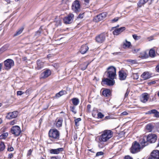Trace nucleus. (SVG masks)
<instances>
[{"instance_id": "3", "label": "nucleus", "mask_w": 159, "mask_h": 159, "mask_svg": "<svg viewBox=\"0 0 159 159\" xmlns=\"http://www.w3.org/2000/svg\"><path fill=\"white\" fill-rule=\"evenodd\" d=\"M113 132L110 130H105L102 132L99 136V140L100 142H106L113 136Z\"/></svg>"}, {"instance_id": "30", "label": "nucleus", "mask_w": 159, "mask_h": 159, "mask_svg": "<svg viewBox=\"0 0 159 159\" xmlns=\"http://www.w3.org/2000/svg\"><path fill=\"white\" fill-rule=\"evenodd\" d=\"M149 0H140L138 3V5L139 7H141Z\"/></svg>"}, {"instance_id": "22", "label": "nucleus", "mask_w": 159, "mask_h": 159, "mask_svg": "<svg viewBox=\"0 0 159 159\" xmlns=\"http://www.w3.org/2000/svg\"><path fill=\"white\" fill-rule=\"evenodd\" d=\"M151 74L148 72H145L141 75V77L143 80H146L150 78L151 77Z\"/></svg>"}, {"instance_id": "13", "label": "nucleus", "mask_w": 159, "mask_h": 159, "mask_svg": "<svg viewBox=\"0 0 159 159\" xmlns=\"http://www.w3.org/2000/svg\"><path fill=\"white\" fill-rule=\"evenodd\" d=\"M148 159H159V151L156 150L153 151Z\"/></svg>"}, {"instance_id": "35", "label": "nucleus", "mask_w": 159, "mask_h": 159, "mask_svg": "<svg viewBox=\"0 0 159 159\" xmlns=\"http://www.w3.org/2000/svg\"><path fill=\"white\" fill-rule=\"evenodd\" d=\"M140 56L141 57L146 58L148 57V54L145 52H143L140 53Z\"/></svg>"}, {"instance_id": "2", "label": "nucleus", "mask_w": 159, "mask_h": 159, "mask_svg": "<svg viewBox=\"0 0 159 159\" xmlns=\"http://www.w3.org/2000/svg\"><path fill=\"white\" fill-rule=\"evenodd\" d=\"M48 134L49 139L52 142L57 141L60 139V132L56 129H50Z\"/></svg>"}, {"instance_id": "41", "label": "nucleus", "mask_w": 159, "mask_h": 159, "mask_svg": "<svg viewBox=\"0 0 159 159\" xmlns=\"http://www.w3.org/2000/svg\"><path fill=\"white\" fill-rule=\"evenodd\" d=\"M81 120L80 118H78L75 120V124L76 125H77V123L79 122Z\"/></svg>"}, {"instance_id": "26", "label": "nucleus", "mask_w": 159, "mask_h": 159, "mask_svg": "<svg viewBox=\"0 0 159 159\" xmlns=\"http://www.w3.org/2000/svg\"><path fill=\"white\" fill-rule=\"evenodd\" d=\"M71 100L72 102L73 106H75L77 105L80 102L79 99L76 98H72L71 99Z\"/></svg>"}, {"instance_id": "37", "label": "nucleus", "mask_w": 159, "mask_h": 159, "mask_svg": "<svg viewBox=\"0 0 159 159\" xmlns=\"http://www.w3.org/2000/svg\"><path fill=\"white\" fill-rule=\"evenodd\" d=\"M8 135V133L7 132L3 133L0 136L2 137V139H5L6 138Z\"/></svg>"}, {"instance_id": "11", "label": "nucleus", "mask_w": 159, "mask_h": 159, "mask_svg": "<svg viewBox=\"0 0 159 159\" xmlns=\"http://www.w3.org/2000/svg\"><path fill=\"white\" fill-rule=\"evenodd\" d=\"M18 115V112L17 111L9 112L7 114L6 118L8 119L11 120L16 118Z\"/></svg>"}, {"instance_id": "5", "label": "nucleus", "mask_w": 159, "mask_h": 159, "mask_svg": "<svg viewBox=\"0 0 159 159\" xmlns=\"http://www.w3.org/2000/svg\"><path fill=\"white\" fill-rule=\"evenodd\" d=\"M136 141H135L132 143L131 147L130 148V151L132 153H135L139 152L141 149H142L145 146H143Z\"/></svg>"}, {"instance_id": "23", "label": "nucleus", "mask_w": 159, "mask_h": 159, "mask_svg": "<svg viewBox=\"0 0 159 159\" xmlns=\"http://www.w3.org/2000/svg\"><path fill=\"white\" fill-rule=\"evenodd\" d=\"M37 66L36 68L38 70L41 69L44 66V62L39 60H38L37 61Z\"/></svg>"}, {"instance_id": "38", "label": "nucleus", "mask_w": 159, "mask_h": 159, "mask_svg": "<svg viewBox=\"0 0 159 159\" xmlns=\"http://www.w3.org/2000/svg\"><path fill=\"white\" fill-rule=\"evenodd\" d=\"M133 79L137 80L139 78V75L138 73H133L132 75Z\"/></svg>"}, {"instance_id": "46", "label": "nucleus", "mask_w": 159, "mask_h": 159, "mask_svg": "<svg viewBox=\"0 0 159 159\" xmlns=\"http://www.w3.org/2000/svg\"><path fill=\"white\" fill-rule=\"evenodd\" d=\"M6 50V49L5 48V47L3 46L2 48H1L0 49V54L1 53H2L3 52H4V51Z\"/></svg>"}, {"instance_id": "51", "label": "nucleus", "mask_w": 159, "mask_h": 159, "mask_svg": "<svg viewBox=\"0 0 159 159\" xmlns=\"http://www.w3.org/2000/svg\"><path fill=\"white\" fill-rule=\"evenodd\" d=\"M124 159H133V158L127 155L124 157Z\"/></svg>"}, {"instance_id": "10", "label": "nucleus", "mask_w": 159, "mask_h": 159, "mask_svg": "<svg viewBox=\"0 0 159 159\" xmlns=\"http://www.w3.org/2000/svg\"><path fill=\"white\" fill-rule=\"evenodd\" d=\"M115 83V81L114 80L107 78L102 79V85L106 84L109 86H111L113 85Z\"/></svg>"}, {"instance_id": "40", "label": "nucleus", "mask_w": 159, "mask_h": 159, "mask_svg": "<svg viewBox=\"0 0 159 159\" xmlns=\"http://www.w3.org/2000/svg\"><path fill=\"white\" fill-rule=\"evenodd\" d=\"M17 122V120H14L10 122L9 124L11 125H13L16 124Z\"/></svg>"}, {"instance_id": "21", "label": "nucleus", "mask_w": 159, "mask_h": 159, "mask_svg": "<svg viewBox=\"0 0 159 159\" xmlns=\"http://www.w3.org/2000/svg\"><path fill=\"white\" fill-rule=\"evenodd\" d=\"M89 49V47L87 45H83L81 46L80 52L81 54H84L87 52Z\"/></svg>"}, {"instance_id": "32", "label": "nucleus", "mask_w": 159, "mask_h": 159, "mask_svg": "<svg viewBox=\"0 0 159 159\" xmlns=\"http://www.w3.org/2000/svg\"><path fill=\"white\" fill-rule=\"evenodd\" d=\"M149 54L150 57H154L155 56V50L153 49H151L149 51Z\"/></svg>"}, {"instance_id": "25", "label": "nucleus", "mask_w": 159, "mask_h": 159, "mask_svg": "<svg viewBox=\"0 0 159 159\" xmlns=\"http://www.w3.org/2000/svg\"><path fill=\"white\" fill-rule=\"evenodd\" d=\"M111 94V92L109 89H106L102 92V95L105 97H108Z\"/></svg>"}, {"instance_id": "54", "label": "nucleus", "mask_w": 159, "mask_h": 159, "mask_svg": "<svg viewBox=\"0 0 159 159\" xmlns=\"http://www.w3.org/2000/svg\"><path fill=\"white\" fill-rule=\"evenodd\" d=\"M85 4L86 5H88L89 3L90 0H84Z\"/></svg>"}, {"instance_id": "16", "label": "nucleus", "mask_w": 159, "mask_h": 159, "mask_svg": "<svg viewBox=\"0 0 159 159\" xmlns=\"http://www.w3.org/2000/svg\"><path fill=\"white\" fill-rule=\"evenodd\" d=\"M107 14V13L106 12H102L97 16L95 17V19L98 21L102 20L106 17Z\"/></svg>"}, {"instance_id": "64", "label": "nucleus", "mask_w": 159, "mask_h": 159, "mask_svg": "<svg viewBox=\"0 0 159 159\" xmlns=\"http://www.w3.org/2000/svg\"><path fill=\"white\" fill-rule=\"evenodd\" d=\"M88 151H90V152H94L92 150V149H88Z\"/></svg>"}, {"instance_id": "31", "label": "nucleus", "mask_w": 159, "mask_h": 159, "mask_svg": "<svg viewBox=\"0 0 159 159\" xmlns=\"http://www.w3.org/2000/svg\"><path fill=\"white\" fill-rule=\"evenodd\" d=\"M66 93V91L65 90H62L59 92V93H57L55 95L57 98H59L62 96L63 95L65 94Z\"/></svg>"}, {"instance_id": "55", "label": "nucleus", "mask_w": 159, "mask_h": 159, "mask_svg": "<svg viewBox=\"0 0 159 159\" xmlns=\"http://www.w3.org/2000/svg\"><path fill=\"white\" fill-rule=\"evenodd\" d=\"M83 14H80L78 16V18L82 19L83 18Z\"/></svg>"}, {"instance_id": "6", "label": "nucleus", "mask_w": 159, "mask_h": 159, "mask_svg": "<svg viewBox=\"0 0 159 159\" xmlns=\"http://www.w3.org/2000/svg\"><path fill=\"white\" fill-rule=\"evenodd\" d=\"M4 64L5 69L8 70L14 66V62L12 59H8L4 61Z\"/></svg>"}, {"instance_id": "61", "label": "nucleus", "mask_w": 159, "mask_h": 159, "mask_svg": "<svg viewBox=\"0 0 159 159\" xmlns=\"http://www.w3.org/2000/svg\"><path fill=\"white\" fill-rule=\"evenodd\" d=\"M52 55L51 54H49L47 55V57L48 58H49L52 57Z\"/></svg>"}, {"instance_id": "49", "label": "nucleus", "mask_w": 159, "mask_h": 159, "mask_svg": "<svg viewBox=\"0 0 159 159\" xmlns=\"http://www.w3.org/2000/svg\"><path fill=\"white\" fill-rule=\"evenodd\" d=\"M132 36L133 38L135 40H137L139 38V37L137 35L135 34L133 35Z\"/></svg>"}, {"instance_id": "36", "label": "nucleus", "mask_w": 159, "mask_h": 159, "mask_svg": "<svg viewBox=\"0 0 159 159\" xmlns=\"http://www.w3.org/2000/svg\"><path fill=\"white\" fill-rule=\"evenodd\" d=\"M75 107L74 106H70V111L74 114H75L76 113V111L75 110Z\"/></svg>"}, {"instance_id": "19", "label": "nucleus", "mask_w": 159, "mask_h": 159, "mask_svg": "<svg viewBox=\"0 0 159 159\" xmlns=\"http://www.w3.org/2000/svg\"><path fill=\"white\" fill-rule=\"evenodd\" d=\"M64 150L63 148H59L56 149H51L50 150V153L55 154H58L60 152Z\"/></svg>"}, {"instance_id": "50", "label": "nucleus", "mask_w": 159, "mask_h": 159, "mask_svg": "<svg viewBox=\"0 0 159 159\" xmlns=\"http://www.w3.org/2000/svg\"><path fill=\"white\" fill-rule=\"evenodd\" d=\"M91 108V105L90 104H88L87 106V109L89 112L90 111V109Z\"/></svg>"}, {"instance_id": "63", "label": "nucleus", "mask_w": 159, "mask_h": 159, "mask_svg": "<svg viewBox=\"0 0 159 159\" xmlns=\"http://www.w3.org/2000/svg\"><path fill=\"white\" fill-rule=\"evenodd\" d=\"M8 3H10V0H5Z\"/></svg>"}, {"instance_id": "60", "label": "nucleus", "mask_w": 159, "mask_h": 159, "mask_svg": "<svg viewBox=\"0 0 159 159\" xmlns=\"http://www.w3.org/2000/svg\"><path fill=\"white\" fill-rule=\"evenodd\" d=\"M3 66V63H0V71H1L2 67Z\"/></svg>"}, {"instance_id": "15", "label": "nucleus", "mask_w": 159, "mask_h": 159, "mask_svg": "<svg viewBox=\"0 0 159 159\" xmlns=\"http://www.w3.org/2000/svg\"><path fill=\"white\" fill-rule=\"evenodd\" d=\"M150 97L149 95L147 93H144L142 94L140 97V100L143 103L146 102L148 100Z\"/></svg>"}, {"instance_id": "53", "label": "nucleus", "mask_w": 159, "mask_h": 159, "mask_svg": "<svg viewBox=\"0 0 159 159\" xmlns=\"http://www.w3.org/2000/svg\"><path fill=\"white\" fill-rule=\"evenodd\" d=\"M129 91L128 90V89H127L126 91V92L125 93V98L126 97L128 96V94H129Z\"/></svg>"}, {"instance_id": "56", "label": "nucleus", "mask_w": 159, "mask_h": 159, "mask_svg": "<svg viewBox=\"0 0 159 159\" xmlns=\"http://www.w3.org/2000/svg\"><path fill=\"white\" fill-rule=\"evenodd\" d=\"M156 69L157 72H159V65L156 67Z\"/></svg>"}, {"instance_id": "42", "label": "nucleus", "mask_w": 159, "mask_h": 159, "mask_svg": "<svg viewBox=\"0 0 159 159\" xmlns=\"http://www.w3.org/2000/svg\"><path fill=\"white\" fill-rule=\"evenodd\" d=\"M128 61L131 62V63H132L133 64H134L137 63L136 60H131V59L128 60Z\"/></svg>"}, {"instance_id": "20", "label": "nucleus", "mask_w": 159, "mask_h": 159, "mask_svg": "<svg viewBox=\"0 0 159 159\" xmlns=\"http://www.w3.org/2000/svg\"><path fill=\"white\" fill-rule=\"evenodd\" d=\"M146 114H154V116L156 117H159V112H158L156 109H152L148 111L146 113Z\"/></svg>"}, {"instance_id": "34", "label": "nucleus", "mask_w": 159, "mask_h": 159, "mask_svg": "<svg viewBox=\"0 0 159 159\" xmlns=\"http://www.w3.org/2000/svg\"><path fill=\"white\" fill-rule=\"evenodd\" d=\"M5 146L3 142H1L0 143V152L3 151L5 149Z\"/></svg>"}, {"instance_id": "29", "label": "nucleus", "mask_w": 159, "mask_h": 159, "mask_svg": "<svg viewBox=\"0 0 159 159\" xmlns=\"http://www.w3.org/2000/svg\"><path fill=\"white\" fill-rule=\"evenodd\" d=\"M89 65V63H88L87 62H84L80 66V69L83 70H84L87 68Z\"/></svg>"}, {"instance_id": "58", "label": "nucleus", "mask_w": 159, "mask_h": 159, "mask_svg": "<svg viewBox=\"0 0 159 159\" xmlns=\"http://www.w3.org/2000/svg\"><path fill=\"white\" fill-rule=\"evenodd\" d=\"M32 152V150L31 149L29 150L28 152V154L29 155H30L31 154V153Z\"/></svg>"}, {"instance_id": "7", "label": "nucleus", "mask_w": 159, "mask_h": 159, "mask_svg": "<svg viewBox=\"0 0 159 159\" xmlns=\"http://www.w3.org/2000/svg\"><path fill=\"white\" fill-rule=\"evenodd\" d=\"M10 131L12 134L16 136H19L21 132L20 127L17 125L13 126L11 128Z\"/></svg>"}, {"instance_id": "57", "label": "nucleus", "mask_w": 159, "mask_h": 159, "mask_svg": "<svg viewBox=\"0 0 159 159\" xmlns=\"http://www.w3.org/2000/svg\"><path fill=\"white\" fill-rule=\"evenodd\" d=\"M121 114L123 115H126L128 114V113L126 111H124Z\"/></svg>"}, {"instance_id": "47", "label": "nucleus", "mask_w": 159, "mask_h": 159, "mask_svg": "<svg viewBox=\"0 0 159 159\" xmlns=\"http://www.w3.org/2000/svg\"><path fill=\"white\" fill-rule=\"evenodd\" d=\"M24 93V92L20 91H18L17 92V95H21L23 94Z\"/></svg>"}, {"instance_id": "4", "label": "nucleus", "mask_w": 159, "mask_h": 159, "mask_svg": "<svg viewBox=\"0 0 159 159\" xmlns=\"http://www.w3.org/2000/svg\"><path fill=\"white\" fill-rule=\"evenodd\" d=\"M116 68L111 66L107 68V71L105 72L107 76L111 79L114 80L116 77Z\"/></svg>"}, {"instance_id": "1", "label": "nucleus", "mask_w": 159, "mask_h": 159, "mask_svg": "<svg viewBox=\"0 0 159 159\" xmlns=\"http://www.w3.org/2000/svg\"><path fill=\"white\" fill-rule=\"evenodd\" d=\"M157 137L155 134H149L147 136H144L139 140V143L143 146L148 145V143H155L157 139Z\"/></svg>"}, {"instance_id": "59", "label": "nucleus", "mask_w": 159, "mask_h": 159, "mask_svg": "<svg viewBox=\"0 0 159 159\" xmlns=\"http://www.w3.org/2000/svg\"><path fill=\"white\" fill-rule=\"evenodd\" d=\"M22 60L23 61H26L27 60V58L26 57H22Z\"/></svg>"}, {"instance_id": "14", "label": "nucleus", "mask_w": 159, "mask_h": 159, "mask_svg": "<svg viewBox=\"0 0 159 159\" xmlns=\"http://www.w3.org/2000/svg\"><path fill=\"white\" fill-rule=\"evenodd\" d=\"M127 72L123 70H120L119 72V79L121 80H125L127 75Z\"/></svg>"}, {"instance_id": "45", "label": "nucleus", "mask_w": 159, "mask_h": 159, "mask_svg": "<svg viewBox=\"0 0 159 159\" xmlns=\"http://www.w3.org/2000/svg\"><path fill=\"white\" fill-rule=\"evenodd\" d=\"M8 151L9 152H12L14 150V148L12 147H8L7 148Z\"/></svg>"}, {"instance_id": "17", "label": "nucleus", "mask_w": 159, "mask_h": 159, "mask_svg": "<svg viewBox=\"0 0 159 159\" xmlns=\"http://www.w3.org/2000/svg\"><path fill=\"white\" fill-rule=\"evenodd\" d=\"M51 73V71L50 70H46L41 74V78H46L50 75Z\"/></svg>"}, {"instance_id": "8", "label": "nucleus", "mask_w": 159, "mask_h": 159, "mask_svg": "<svg viewBox=\"0 0 159 159\" xmlns=\"http://www.w3.org/2000/svg\"><path fill=\"white\" fill-rule=\"evenodd\" d=\"M71 8L72 10L75 12L77 13L80 11V4L78 0H75L73 3Z\"/></svg>"}, {"instance_id": "28", "label": "nucleus", "mask_w": 159, "mask_h": 159, "mask_svg": "<svg viewBox=\"0 0 159 159\" xmlns=\"http://www.w3.org/2000/svg\"><path fill=\"white\" fill-rule=\"evenodd\" d=\"M146 129L149 132H151L154 128L153 125L151 124H147L146 126Z\"/></svg>"}, {"instance_id": "27", "label": "nucleus", "mask_w": 159, "mask_h": 159, "mask_svg": "<svg viewBox=\"0 0 159 159\" xmlns=\"http://www.w3.org/2000/svg\"><path fill=\"white\" fill-rule=\"evenodd\" d=\"M24 29V28L23 27L20 28L17 30L16 33L14 34L13 36L15 37L20 35L22 33Z\"/></svg>"}, {"instance_id": "52", "label": "nucleus", "mask_w": 159, "mask_h": 159, "mask_svg": "<svg viewBox=\"0 0 159 159\" xmlns=\"http://www.w3.org/2000/svg\"><path fill=\"white\" fill-rule=\"evenodd\" d=\"M13 157V154L12 153H10L8 155V158L11 159Z\"/></svg>"}, {"instance_id": "62", "label": "nucleus", "mask_w": 159, "mask_h": 159, "mask_svg": "<svg viewBox=\"0 0 159 159\" xmlns=\"http://www.w3.org/2000/svg\"><path fill=\"white\" fill-rule=\"evenodd\" d=\"M51 159H57L56 157H51Z\"/></svg>"}, {"instance_id": "9", "label": "nucleus", "mask_w": 159, "mask_h": 159, "mask_svg": "<svg viewBox=\"0 0 159 159\" xmlns=\"http://www.w3.org/2000/svg\"><path fill=\"white\" fill-rule=\"evenodd\" d=\"M74 15L72 13H70L63 19L64 23L66 24H70L73 21Z\"/></svg>"}, {"instance_id": "39", "label": "nucleus", "mask_w": 159, "mask_h": 159, "mask_svg": "<svg viewBox=\"0 0 159 159\" xmlns=\"http://www.w3.org/2000/svg\"><path fill=\"white\" fill-rule=\"evenodd\" d=\"M97 115L98 117L99 118H102L104 116V115L100 112H99Z\"/></svg>"}, {"instance_id": "24", "label": "nucleus", "mask_w": 159, "mask_h": 159, "mask_svg": "<svg viewBox=\"0 0 159 159\" xmlns=\"http://www.w3.org/2000/svg\"><path fill=\"white\" fill-rule=\"evenodd\" d=\"M63 121V119L62 118H60L57 120L56 127L57 128H59L62 126Z\"/></svg>"}, {"instance_id": "48", "label": "nucleus", "mask_w": 159, "mask_h": 159, "mask_svg": "<svg viewBox=\"0 0 159 159\" xmlns=\"http://www.w3.org/2000/svg\"><path fill=\"white\" fill-rule=\"evenodd\" d=\"M71 1V0H63V2L66 4H68Z\"/></svg>"}, {"instance_id": "12", "label": "nucleus", "mask_w": 159, "mask_h": 159, "mask_svg": "<svg viewBox=\"0 0 159 159\" xmlns=\"http://www.w3.org/2000/svg\"><path fill=\"white\" fill-rule=\"evenodd\" d=\"M105 36L104 33L101 34L97 36L95 38L96 41L99 43H102L105 40Z\"/></svg>"}, {"instance_id": "44", "label": "nucleus", "mask_w": 159, "mask_h": 159, "mask_svg": "<svg viewBox=\"0 0 159 159\" xmlns=\"http://www.w3.org/2000/svg\"><path fill=\"white\" fill-rule=\"evenodd\" d=\"M119 18L118 17H116L115 18H114V19H112L111 20V21L112 22H116L118 20Z\"/></svg>"}, {"instance_id": "43", "label": "nucleus", "mask_w": 159, "mask_h": 159, "mask_svg": "<svg viewBox=\"0 0 159 159\" xmlns=\"http://www.w3.org/2000/svg\"><path fill=\"white\" fill-rule=\"evenodd\" d=\"M104 154V153L102 152H98L96 154V156L98 157L99 156L102 155Z\"/></svg>"}, {"instance_id": "33", "label": "nucleus", "mask_w": 159, "mask_h": 159, "mask_svg": "<svg viewBox=\"0 0 159 159\" xmlns=\"http://www.w3.org/2000/svg\"><path fill=\"white\" fill-rule=\"evenodd\" d=\"M130 45V43L126 40L125 42L124 43L123 47L124 48H127L129 47Z\"/></svg>"}, {"instance_id": "18", "label": "nucleus", "mask_w": 159, "mask_h": 159, "mask_svg": "<svg viewBox=\"0 0 159 159\" xmlns=\"http://www.w3.org/2000/svg\"><path fill=\"white\" fill-rule=\"evenodd\" d=\"M125 29V27H122L116 29L113 32V34L114 35H118Z\"/></svg>"}]
</instances>
